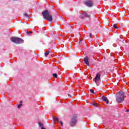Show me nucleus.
<instances>
[{
    "mask_svg": "<svg viewBox=\"0 0 129 129\" xmlns=\"http://www.w3.org/2000/svg\"><path fill=\"white\" fill-rule=\"evenodd\" d=\"M116 100L118 103H121L124 100V93L119 92L116 95Z\"/></svg>",
    "mask_w": 129,
    "mask_h": 129,
    "instance_id": "nucleus-1",
    "label": "nucleus"
},
{
    "mask_svg": "<svg viewBox=\"0 0 129 129\" xmlns=\"http://www.w3.org/2000/svg\"><path fill=\"white\" fill-rule=\"evenodd\" d=\"M42 15L46 21H48V22H52V21H53V16L50 15V13H49L48 11L46 10L42 12Z\"/></svg>",
    "mask_w": 129,
    "mask_h": 129,
    "instance_id": "nucleus-2",
    "label": "nucleus"
},
{
    "mask_svg": "<svg viewBox=\"0 0 129 129\" xmlns=\"http://www.w3.org/2000/svg\"><path fill=\"white\" fill-rule=\"evenodd\" d=\"M10 40L13 43H15V44H22L24 43V40L17 37H12L11 38Z\"/></svg>",
    "mask_w": 129,
    "mask_h": 129,
    "instance_id": "nucleus-3",
    "label": "nucleus"
},
{
    "mask_svg": "<svg viewBox=\"0 0 129 129\" xmlns=\"http://www.w3.org/2000/svg\"><path fill=\"white\" fill-rule=\"evenodd\" d=\"M81 19H84V18H86L87 19H90L91 18V14L88 13L87 11H83L82 16H81Z\"/></svg>",
    "mask_w": 129,
    "mask_h": 129,
    "instance_id": "nucleus-4",
    "label": "nucleus"
},
{
    "mask_svg": "<svg viewBox=\"0 0 129 129\" xmlns=\"http://www.w3.org/2000/svg\"><path fill=\"white\" fill-rule=\"evenodd\" d=\"M101 77V74H100V73H97L96 74V76L95 77V79L94 80L95 83H97V82L100 81Z\"/></svg>",
    "mask_w": 129,
    "mask_h": 129,
    "instance_id": "nucleus-5",
    "label": "nucleus"
},
{
    "mask_svg": "<svg viewBox=\"0 0 129 129\" xmlns=\"http://www.w3.org/2000/svg\"><path fill=\"white\" fill-rule=\"evenodd\" d=\"M85 4L89 8H91V7L93 6V1L92 0H86Z\"/></svg>",
    "mask_w": 129,
    "mask_h": 129,
    "instance_id": "nucleus-6",
    "label": "nucleus"
},
{
    "mask_svg": "<svg viewBox=\"0 0 129 129\" xmlns=\"http://www.w3.org/2000/svg\"><path fill=\"white\" fill-rule=\"evenodd\" d=\"M77 121V115H75L74 116V118H73L72 120L70 122V125H73V124H75Z\"/></svg>",
    "mask_w": 129,
    "mask_h": 129,
    "instance_id": "nucleus-7",
    "label": "nucleus"
},
{
    "mask_svg": "<svg viewBox=\"0 0 129 129\" xmlns=\"http://www.w3.org/2000/svg\"><path fill=\"white\" fill-rule=\"evenodd\" d=\"M84 61L85 63V64H86V65H87L88 66H89V62L88 61V57H86L84 59Z\"/></svg>",
    "mask_w": 129,
    "mask_h": 129,
    "instance_id": "nucleus-8",
    "label": "nucleus"
},
{
    "mask_svg": "<svg viewBox=\"0 0 129 129\" xmlns=\"http://www.w3.org/2000/svg\"><path fill=\"white\" fill-rule=\"evenodd\" d=\"M49 54H50V51H47L44 53L45 57H47V56H48Z\"/></svg>",
    "mask_w": 129,
    "mask_h": 129,
    "instance_id": "nucleus-9",
    "label": "nucleus"
},
{
    "mask_svg": "<svg viewBox=\"0 0 129 129\" xmlns=\"http://www.w3.org/2000/svg\"><path fill=\"white\" fill-rule=\"evenodd\" d=\"M113 28L114 29H118V28L117 26V24H113Z\"/></svg>",
    "mask_w": 129,
    "mask_h": 129,
    "instance_id": "nucleus-10",
    "label": "nucleus"
},
{
    "mask_svg": "<svg viewBox=\"0 0 129 129\" xmlns=\"http://www.w3.org/2000/svg\"><path fill=\"white\" fill-rule=\"evenodd\" d=\"M102 100H103V101H104L105 100H106V99L107 98V97L104 96H102L101 97Z\"/></svg>",
    "mask_w": 129,
    "mask_h": 129,
    "instance_id": "nucleus-11",
    "label": "nucleus"
},
{
    "mask_svg": "<svg viewBox=\"0 0 129 129\" xmlns=\"http://www.w3.org/2000/svg\"><path fill=\"white\" fill-rule=\"evenodd\" d=\"M54 121H59V119L57 117H53Z\"/></svg>",
    "mask_w": 129,
    "mask_h": 129,
    "instance_id": "nucleus-12",
    "label": "nucleus"
},
{
    "mask_svg": "<svg viewBox=\"0 0 129 129\" xmlns=\"http://www.w3.org/2000/svg\"><path fill=\"white\" fill-rule=\"evenodd\" d=\"M24 16L25 17V18H28L29 17V15L27 14L26 13H24Z\"/></svg>",
    "mask_w": 129,
    "mask_h": 129,
    "instance_id": "nucleus-13",
    "label": "nucleus"
},
{
    "mask_svg": "<svg viewBox=\"0 0 129 129\" xmlns=\"http://www.w3.org/2000/svg\"><path fill=\"white\" fill-rule=\"evenodd\" d=\"M104 101H105L106 104H108V103H109V101H108V99L107 98L106 100H105Z\"/></svg>",
    "mask_w": 129,
    "mask_h": 129,
    "instance_id": "nucleus-14",
    "label": "nucleus"
},
{
    "mask_svg": "<svg viewBox=\"0 0 129 129\" xmlns=\"http://www.w3.org/2000/svg\"><path fill=\"white\" fill-rule=\"evenodd\" d=\"M90 92H91V93H92V94H95V93L94 92V91L92 89H90Z\"/></svg>",
    "mask_w": 129,
    "mask_h": 129,
    "instance_id": "nucleus-15",
    "label": "nucleus"
},
{
    "mask_svg": "<svg viewBox=\"0 0 129 129\" xmlns=\"http://www.w3.org/2000/svg\"><path fill=\"white\" fill-rule=\"evenodd\" d=\"M52 76H53L54 78H57V77H58L56 74H53Z\"/></svg>",
    "mask_w": 129,
    "mask_h": 129,
    "instance_id": "nucleus-16",
    "label": "nucleus"
},
{
    "mask_svg": "<svg viewBox=\"0 0 129 129\" xmlns=\"http://www.w3.org/2000/svg\"><path fill=\"white\" fill-rule=\"evenodd\" d=\"M26 33L28 35H30V34H32V33H33V31H27Z\"/></svg>",
    "mask_w": 129,
    "mask_h": 129,
    "instance_id": "nucleus-17",
    "label": "nucleus"
},
{
    "mask_svg": "<svg viewBox=\"0 0 129 129\" xmlns=\"http://www.w3.org/2000/svg\"><path fill=\"white\" fill-rule=\"evenodd\" d=\"M81 43H82V40H79V45L80 46H81Z\"/></svg>",
    "mask_w": 129,
    "mask_h": 129,
    "instance_id": "nucleus-18",
    "label": "nucleus"
},
{
    "mask_svg": "<svg viewBox=\"0 0 129 129\" xmlns=\"http://www.w3.org/2000/svg\"><path fill=\"white\" fill-rule=\"evenodd\" d=\"M21 106H22V104H20L18 105V108H21Z\"/></svg>",
    "mask_w": 129,
    "mask_h": 129,
    "instance_id": "nucleus-19",
    "label": "nucleus"
},
{
    "mask_svg": "<svg viewBox=\"0 0 129 129\" xmlns=\"http://www.w3.org/2000/svg\"><path fill=\"white\" fill-rule=\"evenodd\" d=\"M68 95L69 97H70L71 98V97H72V96H71V95H70V94H68Z\"/></svg>",
    "mask_w": 129,
    "mask_h": 129,
    "instance_id": "nucleus-20",
    "label": "nucleus"
},
{
    "mask_svg": "<svg viewBox=\"0 0 129 129\" xmlns=\"http://www.w3.org/2000/svg\"><path fill=\"white\" fill-rule=\"evenodd\" d=\"M89 36H90V38H91V37L92 36V34L89 33Z\"/></svg>",
    "mask_w": 129,
    "mask_h": 129,
    "instance_id": "nucleus-21",
    "label": "nucleus"
},
{
    "mask_svg": "<svg viewBox=\"0 0 129 129\" xmlns=\"http://www.w3.org/2000/svg\"><path fill=\"white\" fill-rule=\"evenodd\" d=\"M60 123L61 124V125H63V122L62 121H60Z\"/></svg>",
    "mask_w": 129,
    "mask_h": 129,
    "instance_id": "nucleus-22",
    "label": "nucleus"
},
{
    "mask_svg": "<svg viewBox=\"0 0 129 129\" xmlns=\"http://www.w3.org/2000/svg\"><path fill=\"white\" fill-rule=\"evenodd\" d=\"M117 40H119V39H120V37L118 36V37H117Z\"/></svg>",
    "mask_w": 129,
    "mask_h": 129,
    "instance_id": "nucleus-23",
    "label": "nucleus"
},
{
    "mask_svg": "<svg viewBox=\"0 0 129 129\" xmlns=\"http://www.w3.org/2000/svg\"><path fill=\"white\" fill-rule=\"evenodd\" d=\"M125 112H129V110H128V109L126 110L125 111Z\"/></svg>",
    "mask_w": 129,
    "mask_h": 129,
    "instance_id": "nucleus-24",
    "label": "nucleus"
},
{
    "mask_svg": "<svg viewBox=\"0 0 129 129\" xmlns=\"http://www.w3.org/2000/svg\"><path fill=\"white\" fill-rule=\"evenodd\" d=\"M41 129H46V128H44V127H41Z\"/></svg>",
    "mask_w": 129,
    "mask_h": 129,
    "instance_id": "nucleus-25",
    "label": "nucleus"
},
{
    "mask_svg": "<svg viewBox=\"0 0 129 129\" xmlns=\"http://www.w3.org/2000/svg\"><path fill=\"white\" fill-rule=\"evenodd\" d=\"M23 103V101H21L20 103Z\"/></svg>",
    "mask_w": 129,
    "mask_h": 129,
    "instance_id": "nucleus-26",
    "label": "nucleus"
},
{
    "mask_svg": "<svg viewBox=\"0 0 129 129\" xmlns=\"http://www.w3.org/2000/svg\"><path fill=\"white\" fill-rule=\"evenodd\" d=\"M98 27H101L100 25V24L98 25Z\"/></svg>",
    "mask_w": 129,
    "mask_h": 129,
    "instance_id": "nucleus-27",
    "label": "nucleus"
}]
</instances>
